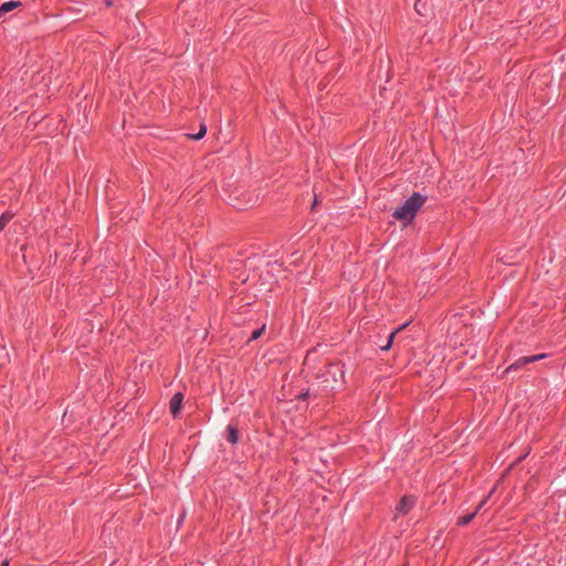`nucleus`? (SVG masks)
Here are the masks:
<instances>
[{
    "label": "nucleus",
    "instance_id": "obj_1",
    "mask_svg": "<svg viewBox=\"0 0 566 566\" xmlns=\"http://www.w3.org/2000/svg\"><path fill=\"white\" fill-rule=\"evenodd\" d=\"M317 380L326 391H337L345 386V364L340 360L328 363L317 375Z\"/></svg>",
    "mask_w": 566,
    "mask_h": 566
},
{
    "label": "nucleus",
    "instance_id": "obj_2",
    "mask_svg": "<svg viewBox=\"0 0 566 566\" xmlns=\"http://www.w3.org/2000/svg\"><path fill=\"white\" fill-rule=\"evenodd\" d=\"M427 199V196L417 191L413 192L401 206L395 209L392 217L405 224L411 223Z\"/></svg>",
    "mask_w": 566,
    "mask_h": 566
},
{
    "label": "nucleus",
    "instance_id": "obj_3",
    "mask_svg": "<svg viewBox=\"0 0 566 566\" xmlns=\"http://www.w3.org/2000/svg\"><path fill=\"white\" fill-rule=\"evenodd\" d=\"M546 357H548V354H546V353L520 357L518 359H516L513 364H511L505 369V374L516 371V370L523 368L524 366H526L527 364L545 359Z\"/></svg>",
    "mask_w": 566,
    "mask_h": 566
},
{
    "label": "nucleus",
    "instance_id": "obj_4",
    "mask_svg": "<svg viewBox=\"0 0 566 566\" xmlns=\"http://www.w3.org/2000/svg\"><path fill=\"white\" fill-rule=\"evenodd\" d=\"M416 504V497L412 495H403L396 506V512L407 515Z\"/></svg>",
    "mask_w": 566,
    "mask_h": 566
},
{
    "label": "nucleus",
    "instance_id": "obj_5",
    "mask_svg": "<svg viewBox=\"0 0 566 566\" xmlns=\"http://www.w3.org/2000/svg\"><path fill=\"white\" fill-rule=\"evenodd\" d=\"M184 401V395L181 392H176L170 401H169V409L174 418H177L179 416L181 406Z\"/></svg>",
    "mask_w": 566,
    "mask_h": 566
},
{
    "label": "nucleus",
    "instance_id": "obj_6",
    "mask_svg": "<svg viewBox=\"0 0 566 566\" xmlns=\"http://www.w3.org/2000/svg\"><path fill=\"white\" fill-rule=\"evenodd\" d=\"M226 430L228 442H230L232 446H235L239 441V431L237 426L228 424Z\"/></svg>",
    "mask_w": 566,
    "mask_h": 566
},
{
    "label": "nucleus",
    "instance_id": "obj_7",
    "mask_svg": "<svg viewBox=\"0 0 566 566\" xmlns=\"http://www.w3.org/2000/svg\"><path fill=\"white\" fill-rule=\"evenodd\" d=\"M21 6L20 1H7L0 6V17Z\"/></svg>",
    "mask_w": 566,
    "mask_h": 566
},
{
    "label": "nucleus",
    "instance_id": "obj_8",
    "mask_svg": "<svg viewBox=\"0 0 566 566\" xmlns=\"http://www.w3.org/2000/svg\"><path fill=\"white\" fill-rule=\"evenodd\" d=\"M408 323H405L402 325H400L399 327H397L395 331H392L388 337V340L386 343V345L381 346V350H388L391 345H392V342H394V338L395 336L401 332L402 329H405L407 327Z\"/></svg>",
    "mask_w": 566,
    "mask_h": 566
},
{
    "label": "nucleus",
    "instance_id": "obj_9",
    "mask_svg": "<svg viewBox=\"0 0 566 566\" xmlns=\"http://www.w3.org/2000/svg\"><path fill=\"white\" fill-rule=\"evenodd\" d=\"M476 516L474 512L467 514L464 516L459 517L457 524L459 526H467L471 523V521Z\"/></svg>",
    "mask_w": 566,
    "mask_h": 566
},
{
    "label": "nucleus",
    "instance_id": "obj_10",
    "mask_svg": "<svg viewBox=\"0 0 566 566\" xmlns=\"http://www.w3.org/2000/svg\"><path fill=\"white\" fill-rule=\"evenodd\" d=\"M207 133V126L205 124H201L200 125V129L199 132H197L196 134H189L187 135L190 139H193V140H200L201 138L205 137Z\"/></svg>",
    "mask_w": 566,
    "mask_h": 566
},
{
    "label": "nucleus",
    "instance_id": "obj_11",
    "mask_svg": "<svg viewBox=\"0 0 566 566\" xmlns=\"http://www.w3.org/2000/svg\"><path fill=\"white\" fill-rule=\"evenodd\" d=\"M496 488L494 486L486 496L483 497V500L479 503L476 509L473 511L476 515L478 513L483 509V506L486 504V502L491 499V496L494 494Z\"/></svg>",
    "mask_w": 566,
    "mask_h": 566
},
{
    "label": "nucleus",
    "instance_id": "obj_12",
    "mask_svg": "<svg viewBox=\"0 0 566 566\" xmlns=\"http://www.w3.org/2000/svg\"><path fill=\"white\" fill-rule=\"evenodd\" d=\"M264 329H265V325L263 324L260 328L253 331L251 336L249 337L248 342H253V340L258 339L262 335Z\"/></svg>",
    "mask_w": 566,
    "mask_h": 566
},
{
    "label": "nucleus",
    "instance_id": "obj_13",
    "mask_svg": "<svg viewBox=\"0 0 566 566\" xmlns=\"http://www.w3.org/2000/svg\"><path fill=\"white\" fill-rule=\"evenodd\" d=\"M11 220V216L3 213L0 217V232L4 229V227L8 224V222Z\"/></svg>",
    "mask_w": 566,
    "mask_h": 566
},
{
    "label": "nucleus",
    "instance_id": "obj_14",
    "mask_svg": "<svg viewBox=\"0 0 566 566\" xmlns=\"http://www.w3.org/2000/svg\"><path fill=\"white\" fill-rule=\"evenodd\" d=\"M317 203H318V200H317V197L315 196L313 205H312V209H314L317 206Z\"/></svg>",
    "mask_w": 566,
    "mask_h": 566
},
{
    "label": "nucleus",
    "instance_id": "obj_15",
    "mask_svg": "<svg viewBox=\"0 0 566 566\" xmlns=\"http://www.w3.org/2000/svg\"><path fill=\"white\" fill-rule=\"evenodd\" d=\"M308 392L301 394L298 396L300 399H305L307 397Z\"/></svg>",
    "mask_w": 566,
    "mask_h": 566
},
{
    "label": "nucleus",
    "instance_id": "obj_16",
    "mask_svg": "<svg viewBox=\"0 0 566 566\" xmlns=\"http://www.w3.org/2000/svg\"><path fill=\"white\" fill-rule=\"evenodd\" d=\"M9 564H10V563H9V560H8V559H4V560L2 562V564H1V566H9Z\"/></svg>",
    "mask_w": 566,
    "mask_h": 566
},
{
    "label": "nucleus",
    "instance_id": "obj_17",
    "mask_svg": "<svg viewBox=\"0 0 566 566\" xmlns=\"http://www.w3.org/2000/svg\"><path fill=\"white\" fill-rule=\"evenodd\" d=\"M112 3H113V2H112V0H105V4H106V6H108V7H109V6H112Z\"/></svg>",
    "mask_w": 566,
    "mask_h": 566
}]
</instances>
